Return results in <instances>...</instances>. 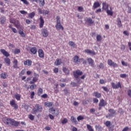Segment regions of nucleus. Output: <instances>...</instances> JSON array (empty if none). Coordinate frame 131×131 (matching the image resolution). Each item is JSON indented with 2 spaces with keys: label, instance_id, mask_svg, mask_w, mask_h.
Instances as JSON below:
<instances>
[{
  "label": "nucleus",
  "instance_id": "20",
  "mask_svg": "<svg viewBox=\"0 0 131 131\" xmlns=\"http://www.w3.org/2000/svg\"><path fill=\"white\" fill-rule=\"evenodd\" d=\"M12 120H13V119L7 118L6 119H4V123H5L6 124H11L12 123Z\"/></svg>",
  "mask_w": 131,
  "mask_h": 131
},
{
  "label": "nucleus",
  "instance_id": "4",
  "mask_svg": "<svg viewBox=\"0 0 131 131\" xmlns=\"http://www.w3.org/2000/svg\"><path fill=\"white\" fill-rule=\"evenodd\" d=\"M82 75V72L80 71L79 70H77L76 71L73 72V75L75 77V78H76L77 80V82H79V80H80V79L79 77L80 75Z\"/></svg>",
  "mask_w": 131,
  "mask_h": 131
},
{
  "label": "nucleus",
  "instance_id": "30",
  "mask_svg": "<svg viewBox=\"0 0 131 131\" xmlns=\"http://www.w3.org/2000/svg\"><path fill=\"white\" fill-rule=\"evenodd\" d=\"M12 53L14 54V55H18L19 53H21V51L19 49H15L14 50H12Z\"/></svg>",
  "mask_w": 131,
  "mask_h": 131
},
{
  "label": "nucleus",
  "instance_id": "57",
  "mask_svg": "<svg viewBox=\"0 0 131 131\" xmlns=\"http://www.w3.org/2000/svg\"><path fill=\"white\" fill-rule=\"evenodd\" d=\"M78 121H80V120H82V116H79L77 118Z\"/></svg>",
  "mask_w": 131,
  "mask_h": 131
},
{
  "label": "nucleus",
  "instance_id": "31",
  "mask_svg": "<svg viewBox=\"0 0 131 131\" xmlns=\"http://www.w3.org/2000/svg\"><path fill=\"white\" fill-rule=\"evenodd\" d=\"M6 17L4 16H2L1 18H0V21H1V24H5V23H6Z\"/></svg>",
  "mask_w": 131,
  "mask_h": 131
},
{
  "label": "nucleus",
  "instance_id": "42",
  "mask_svg": "<svg viewBox=\"0 0 131 131\" xmlns=\"http://www.w3.org/2000/svg\"><path fill=\"white\" fill-rule=\"evenodd\" d=\"M95 97L96 98H101V94L98 93V92H94Z\"/></svg>",
  "mask_w": 131,
  "mask_h": 131
},
{
  "label": "nucleus",
  "instance_id": "49",
  "mask_svg": "<svg viewBox=\"0 0 131 131\" xmlns=\"http://www.w3.org/2000/svg\"><path fill=\"white\" fill-rule=\"evenodd\" d=\"M21 2L23 3L24 5H26L28 6V5H29V3L27 2V0H20Z\"/></svg>",
  "mask_w": 131,
  "mask_h": 131
},
{
  "label": "nucleus",
  "instance_id": "45",
  "mask_svg": "<svg viewBox=\"0 0 131 131\" xmlns=\"http://www.w3.org/2000/svg\"><path fill=\"white\" fill-rule=\"evenodd\" d=\"M35 96V93L34 91H32L30 93V98L33 99Z\"/></svg>",
  "mask_w": 131,
  "mask_h": 131
},
{
  "label": "nucleus",
  "instance_id": "48",
  "mask_svg": "<svg viewBox=\"0 0 131 131\" xmlns=\"http://www.w3.org/2000/svg\"><path fill=\"white\" fill-rule=\"evenodd\" d=\"M105 125L107 127H109L110 125H111V122H110V121H106L105 122Z\"/></svg>",
  "mask_w": 131,
  "mask_h": 131
},
{
  "label": "nucleus",
  "instance_id": "8",
  "mask_svg": "<svg viewBox=\"0 0 131 131\" xmlns=\"http://www.w3.org/2000/svg\"><path fill=\"white\" fill-rule=\"evenodd\" d=\"M112 86L114 89H121V84L120 82H118L117 84L114 82H112Z\"/></svg>",
  "mask_w": 131,
  "mask_h": 131
},
{
  "label": "nucleus",
  "instance_id": "28",
  "mask_svg": "<svg viewBox=\"0 0 131 131\" xmlns=\"http://www.w3.org/2000/svg\"><path fill=\"white\" fill-rule=\"evenodd\" d=\"M117 22V25L118 26V27H122V24H121V19H120V17H118Z\"/></svg>",
  "mask_w": 131,
  "mask_h": 131
},
{
  "label": "nucleus",
  "instance_id": "17",
  "mask_svg": "<svg viewBox=\"0 0 131 131\" xmlns=\"http://www.w3.org/2000/svg\"><path fill=\"white\" fill-rule=\"evenodd\" d=\"M62 71L65 73L66 75H69L70 74V71L66 67H63L62 68Z\"/></svg>",
  "mask_w": 131,
  "mask_h": 131
},
{
  "label": "nucleus",
  "instance_id": "14",
  "mask_svg": "<svg viewBox=\"0 0 131 131\" xmlns=\"http://www.w3.org/2000/svg\"><path fill=\"white\" fill-rule=\"evenodd\" d=\"M73 62L76 64H80V59H79V57L77 56V55H76L74 57Z\"/></svg>",
  "mask_w": 131,
  "mask_h": 131
},
{
  "label": "nucleus",
  "instance_id": "43",
  "mask_svg": "<svg viewBox=\"0 0 131 131\" xmlns=\"http://www.w3.org/2000/svg\"><path fill=\"white\" fill-rule=\"evenodd\" d=\"M68 122V119H67V118H64L61 121V123H62V124H66V123H67Z\"/></svg>",
  "mask_w": 131,
  "mask_h": 131
},
{
  "label": "nucleus",
  "instance_id": "32",
  "mask_svg": "<svg viewBox=\"0 0 131 131\" xmlns=\"http://www.w3.org/2000/svg\"><path fill=\"white\" fill-rule=\"evenodd\" d=\"M95 128H96V130H98V131L103 130V127L101 126V125H95Z\"/></svg>",
  "mask_w": 131,
  "mask_h": 131
},
{
  "label": "nucleus",
  "instance_id": "25",
  "mask_svg": "<svg viewBox=\"0 0 131 131\" xmlns=\"http://www.w3.org/2000/svg\"><path fill=\"white\" fill-rule=\"evenodd\" d=\"M10 23H12V24H14V26L15 27H17V23H18V20H16L14 18H11L10 20Z\"/></svg>",
  "mask_w": 131,
  "mask_h": 131
},
{
  "label": "nucleus",
  "instance_id": "21",
  "mask_svg": "<svg viewBox=\"0 0 131 131\" xmlns=\"http://www.w3.org/2000/svg\"><path fill=\"white\" fill-rule=\"evenodd\" d=\"M85 53H86L87 54H89L90 55H93V56H95V55H96V52L92 50L87 49L85 50Z\"/></svg>",
  "mask_w": 131,
  "mask_h": 131
},
{
  "label": "nucleus",
  "instance_id": "34",
  "mask_svg": "<svg viewBox=\"0 0 131 131\" xmlns=\"http://www.w3.org/2000/svg\"><path fill=\"white\" fill-rule=\"evenodd\" d=\"M45 106H47V107H52L53 105H54V103L53 102H45Z\"/></svg>",
  "mask_w": 131,
  "mask_h": 131
},
{
  "label": "nucleus",
  "instance_id": "9",
  "mask_svg": "<svg viewBox=\"0 0 131 131\" xmlns=\"http://www.w3.org/2000/svg\"><path fill=\"white\" fill-rule=\"evenodd\" d=\"M41 34L43 37H48L49 36V32L47 29H42L41 30Z\"/></svg>",
  "mask_w": 131,
  "mask_h": 131
},
{
  "label": "nucleus",
  "instance_id": "6",
  "mask_svg": "<svg viewBox=\"0 0 131 131\" xmlns=\"http://www.w3.org/2000/svg\"><path fill=\"white\" fill-rule=\"evenodd\" d=\"M38 77H39V75L38 74H36V73H34V77L32 81H30V84H32L33 83H35L37 80H38Z\"/></svg>",
  "mask_w": 131,
  "mask_h": 131
},
{
  "label": "nucleus",
  "instance_id": "52",
  "mask_svg": "<svg viewBox=\"0 0 131 131\" xmlns=\"http://www.w3.org/2000/svg\"><path fill=\"white\" fill-rule=\"evenodd\" d=\"M49 13H50V11L49 10H43V14H45V15H48Z\"/></svg>",
  "mask_w": 131,
  "mask_h": 131
},
{
  "label": "nucleus",
  "instance_id": "46",
  "mask_svg": "<svg viewBox=\"0 0 131 131\" xmlns=\"http://www.w3.org/2000/svg\"><path fill=\"white\" fill-rule=\"evenodd\" d=\"M87 128L89 131H94V129H93V127L91 125H87Z\"/></svg>",
  "mask_w": 131,
  "mask_h": 131
},
{
  "label": "nucleus",
  "instance_id": "7",
  "mask_svg": "<svg viewBox=\"0 0 131 131\" xmlns=\"http://www.w3.org/2000/svg\"><path fill=\"white\" fill-rule=\"evenodd\" d=\"M10 106L13 107L14 109L17 110L18 109V104L16 103V101L14 99H12L10 101Z\"/></svg>",
  "mask_w": 131,
  "mask_h": 131
},
{
  "label": "nucleus",
  "instance_id": "23",
  "mask_svg": "<svg viewBox=\"0 0 131 131\" xmlns=\"http://www.w3.org/2000/svg\"><path fill=\"white\" fill-rule=\"evenodd\" d=\"M100 6V3L95 2L93 5V9L96 10V9H97V8H99Z\"/></svg>",
  "mask_w": 131,
  "mask_h": 131
},
{
  "label": "nucleus",
  "instance_id": "18",
  "mask_svg": "<svg viewBox=\"0 0 131 131\" xmlns=\"http://www.w3.org/2000/svg\"><path fill=\"white\" fill-rule=\"evenodd\" d=\"M31 53L33 54V55H35L36 53H37V49H36V47H32L30 50Z\"/></svg>",
  "mask_w": 131,
  "mask_h": 131
},
{
  "label": "nucleus",
  "instance_id": "38",
  "mask_svg": "<svg viewBox=\"0 0 131 131\" xmlns=\"http://www.w3.org/2000/svg\"><path fill=\"white\" fill-rule=\"evenodd\" d=\"M43 92V90L41 88H39L38 91H37V95L38 96H41V94Z\"/></svg>",
  "mask_w": 131,
  "mask_h": 131
},
{
  "label": "nucleus",
  "instance_id": "15",
  "mask_svg": "<svg viewBox=\"0 0 131 131\" xmlns=\"http://www.w3.org/2000/svg\"><path fill=\"white\" fill-rule=\"evenodd\" d=\"M38 53V56L40 58H42V59L45 58V52H43V50H42V49H39Z\"/></svg>",
  "mask_w": 131,
  "mask_h": 131
},
{
  "label": "nucleus",
  "instance_id": "12",
  "mask_svg": "<svg viewBox=\"0 0 131 131\" xmlns=\"http://www.w3.org/2000/svg\"><path fill=\"white\" fill-rule=\"evenodd\" d=\"M108 112H110V114H108L110 117H114V116L115 115V113H116V111L113 108H110L108 110Z\"/></svg>",
  "mask_w": 131,
  "mask_h": 131
},
{
  "label": "nucleus",
  "instance_id": "11",
  "mask_svg": "<svg viewBox=\"0 0 131 131\" xmlns=\"http://www.w3.org/2000/svg\"><path fill=\"white\" fill-rule=\"evenodd\" d=\"M39 20L40 21L39 26L40 28H42L43 27V25H45V20L43 19V17L42 16H40Z\"/></svg>",
  "mask_w": 131,
  "mask_h": 131
},
{
  "label": "nucleus",
  "instance_id": "29",
  "mask_svg": "<svg viewBox=\"0 0 131 131\" xmlns=\"http://www.w3.org/2000/svg\"><path fill=\"white\" fill-rule=\"evenodd\" d=\"M62 64V60L57 58L56 59V61L55 62V64L56 66H59V65H61Z\"/></svg>",
  "mask_w": 131,
  "mask_h": 131
},
{
  "label": "nucleus",
  "instance_id": "10",
  "mask_svg": "<svg viewBox=\"0 0 131 131\" xmlns=\"http://www.w3.org/2000/svg\"><path fill=\"white\" fill-rule=\"evenodd\" d=\"M107 64L110 66H113V67H114V68H115V67H118V65L117 64V63L113 62L111 59H108Z\"/></svg>",
  "mask_w": 131,
  "mask_h": 131
},
{
  "label": "nucleus",
  "instance_id": "40",
  "mask_svg": "<svg viewBox=\"0 0 131 131\" xmlns=\"http://www.w3.org/2000/svg\"><path fill=\"white\" fill-rule=\"evenodd\" d=\"M1 77L3 79H6L7 78V73H2L1 74Z\"/></svg>",
  "mask_w": 131,
  "mask_h": 131
},
{
  "label": "nucleus",
  "instance_id": "61",
  "mask_svg": "<svg viewBox=\"0 0 131 131\" xmlns=\"http://www.w3.org/2000/svg\"><path fill=\"white\" fill-rule=\"evenodd\" d=\"M12 31L14 33H17V29H16V28H13L11 29Z\"/></svg>",
  "mask_w": 131,
  "mask_h": 131
},
{
  "label": "nucleus",
  "instance_id": "44",
  "mask_svg": "<svg viewBox=\"0 0 131 131\" xmlns=\"http://www.w3.org/2000/svg\"><path fill=\"white\" fill-rule=\"evenodd\" d=\"M28 118L32 121L34 120V116L32 115V114H30L28 115Z\"/></svg>",
  "mask_w": 131,
  "mask_h": 131
},
{
  "label": "nucleus",
  "instance_id": "16",
  "mask_svg": "<svg viewBox=\"0 0 131 131\" xmlns=\"http://www.w3.org/2000/svg\"><path fill=\"white\" fill-rule=\"evenodd\" d=\"M70 120L72 122V123H74V124H78V122H77V120H76V118L74 117V116H73L71 117Z\"/></svg>",
  "mask_w": 131,
  "mask_h": 131
},
{
  "label": "nucleus",
  "instance_id": "58",
  "mask_svg": "<svg viewBox=\"0 0 131 131\" xmlns=\"http://www.w3.org/2000/svg\"><path fill=\"white\" fill-rule=\"evenodd\" d=\"M38 12L39 14H43V11L41 8H38Z\"/></svg>",
  "mask_w": 131,
  "mask_h": 131
},
{
  "label": "nucleus",
  "instance_id": "56",
  "mask_svg": "<svg viewBox=\"0 0 131 131\" xmlns=\"http://www.w3.org/2000/svg\"><path fill=\"white\" fill-rule=\"evenodd\" d=\"M20 14H22L23 15H25L27 14V12L25 11V10H20Z\"/></svg>",
  "mask_w": 131,
  "mask_h": 131
},
{
  "label": "nucleus",
  "instance_id": "27",
  "mask_svg": "<svg viewBox=\"0 0 131 131\" xmlns=\"http://www.w3.org/2000/svg\"><path fill=\"white\" fill-rule=\"evenodd\" d=\"M13 68L18 69L19 67H18V60L17 59H15L13 60Z\"/></svg>",
  "mask_w": 131,
  "mask_h": 131
},
{
  "label": "nucleus",
  "instance_id": "51",
  "mask_svg": "<svg viewBox=\"0 0 131 131\" xmlns=\"http://www.w3.org/2000/svg\"><path fill=\"white\" fill-rule=\"evenodd\" d=\"M87 21L90 23V24H93V23H94V21H93V19L91 18H88Z\"/></svg>",
  "mask_w": 131,
  "mask_h": 131
},
{
  "label": "nucleus",
  "instance_id": "62",
  "mask_svg": "<svg viewBox=\"0 0 131 131\" xmlns=\"http://www.w3.org/2000/svg\"><path fill=\"white\" fill-rule=\"evenodd\" d=\"M127 95L130 98H131V90H128L127 91Z\"/></svg>",
  "mask_w": 131,
  "mask_h": 131
},
{
  "label": "nucleus",
  "instance_id": "26",
  "mask_svg": "<svg viewBox=\"0 0 131 131\" xmlns=\"http://www.w3.org/2000/svg\"><path fill=\"white\" fill-rule=\"evenodd\" d=\"M20 123L18 121H16L15 120L12 119V121H11V125H14V126H18L19 125Z\"/></svg>",
  "mask_w": 131,
  "mask_h": 131
},
{
  "label": "nucleus",
  "instance_id": "13",
  "mask_svg": "<svg viewBox=\"0 0 131 131\" xmlns=\"http://www.w3.org/2000/svg\"><path fill=\"white\" fill-rule=\"evenodd\" d=\"M24 65L25 66H31L32 65V61L30 59H27L24 61Z\"/></svg>",
  "mask_w": 131,
  "mask_h": 131
},
{
  "label": "nucleus",
  "instance_id": "35",
  "mask_svg": "<svg viewBox=\"0 0 131 131\" xmlns=\"http://www.w3.org/2000/svg\"><path fill=\"white\" fill-rule=\"evenodd\" d=\"M69 45L70 47H72L73 48H76V45L75 43H74V42L72 41H70L69 42Z\"/></svg>",
  "mask_w": 131,
  "mask_h": 131
},
{
  "label": "nucleus",
  "instance_id": "54",
  "mask_svg": "<svg viewBox=\"0 0 131 131\" xmlns=\"http://www.w3.org/2000/svg\"><path fill=\"white\" fill-rule=\"evenodd\" d=\"M53 71L54 73H58L59 72V69H58V68H55Z\"/></svg>",
  "mask_w": 131,
  "mask_h": 131
},
{
  "label": "nucleus",
  "instance_id": "33",
  "mask_svg": "<svg viewBox=\"0 0 131 131\" xmlns=\"http://www.w3.org/2000/svg\"><path fill=\"white\" fill-rule=\"evenodd\" d=\"M34 16H35V13L34 12H31L28 14V17L30 19H33L34 17Z\"/></svg>",
  "mask_w": 131,
  "mask_h": 131
},
{
  "label": "nucleus",
  "instance_id": "3",
  "mask_svg": "<svg viewBox=\"0 0 131 131\" xmlns=\"http://www.w3.org/2000/svg\"><path fill=\"white\" fill-rule=\"evenodd\" d=\"M55 27L57 30H64L63 26L61 25V18L59 16L56 17V24L55 25Z\"/></svg>",
  "mask_w": 131,
  "mask_h": 131
},
{
  "label": "nucleus",
  "instance_id": "59",
  "mask_svg": "<svg viewBox=\"0 0 131 131\" xmlns=\"http://www.w3.org/2000/svg\"><path fill=\"white\" fill-rule=\"evenodd\" d=\"M30 29L32 30H34L35 29H36V26H35V25H31L30 27Z\"/></svg>",
  "mask_w": 131,
  "mask_h": 131
},
{
  "label": "nucleus",
  "instance_id": "24",
  "mask_svg": "<svg viewBox=\"0 0 131 131\" xmlns=\"http://www.w3.org/2000/svg\"><path fill=\"white\" fill-rule=\"evenodd\" d=\"M102 9L105 10H108L109 9V5L107 4L106 3H102Z\"/></svg>",
  "mask_w": 131,
  "mask_h": 131
},
{
  "label": "nucleus",
  "instance_id": "55",
  "mask_svg": "<svg viewBox=\"0 0 131 131\" xmlns=\"http://www.w3.org/2000/svg\"><path fill=\"white\" fill-rule=\"evenodd\" d=\"M120 76L122 78H125V77H126L127 75L125 74H121L120 75Z\"/></svg>",
  "mask_w": 131,
  "mask_h": 131
},
{
  "label": "nucleus",
  "instance_id": "5",
  "mask_svg": "<svg viewBox=\"0 0 131 131\" xmlns=\"http://www.w3.org/2000/svg\"><path fill=\"white\" fill-rule=\"evenodd\" d=\"M49 112L54 115H56V116L59 115V114L60 113V112L58 111V108L54 109V107L49 108Z\"/></svg>",
  "mask_w": 131,
  "mask_h": 131
},
{
  "label": "nucleus",
  "instance_id": "22",
  "mask_svg": "<svg viewBox=\"0 0 131 131\" xmlns=\"http://www.w3.org/2000/svg\"><path fill=\"white\" fill-rule=\"evenodd\" d=\"M87 61L89 64V65H90V66H91L92 67H94V60H93V59L90 58L87 59Z\"/></svg>",
  "mask_w": 131,
  "mask_h": 131
},
{
  "label": "nucleus",
  "instance_id": "36",
  "mask_svg": "<svg viewBox=\"0 0 131 131\" xmlns=\"http://www.w3.org/2000/svg\"><path fill=\"white\" fill-rule=\"evenodd\" d=\"M15 98L17 100V101H20L21 100V95L16 93L14 95Z\"/></svg>",
  "mask_w": 131,
  "mask_h": 131
},
{
  "label": "nucleus",
  "instance_id": "39",
  "mask_svg": "<svg viewBox=\"0 0 131 131\" xmlns=\"http://www.w3.org/2000/svg\"><path fill=\"white\" fill-rule=\"evenodd\" d=\"M19 34H20V35H21V36H22V37H25V36H26V34L25 33L23 30H19Z\"/></svg>",
  "mask_w": 131,
  "mask_h": 131
},
{
  "label": "nucleus",
  "instance_id": "2",
  "mask_svg": "<svg viewBox=\"0 0 131 131\" xmlns=\"http://www.w3.org/2000/svg\"><path fill=\"white\" fill-rule=\"evenodd\" d=\"M43 110V108L41 104H35V107L32 109V114L36 115L37 113H41V112H42Z\"/></svg>",
  "mask_w": 131,
  "mask_h": 131
},
{
  "label": "nucleus",
  "instance_id": "50",
  "mask_svg": "<svg viewBox=\"0 0 131 131\" xmlns=\"http://www.w3.org/2000/svg\"><path fill=\"white\" fill-rule=\"evenodd\" d=\"M25 74V69L23 70L20 73H19V76H22V75H24Z\"/></svg>",
  "mask_w": 131,
  "mask_h": 131
},
{
  "label": "nucleus",
  "instance_id": "47",
  "mask_svg": "<svg viewBox=\"0 0 131 131\" xmlns=\"http://www.w3.org/2000/svg\"><path fill=\"white\" fill-rule=\"evenodd\" d=\"M96 39H97V41H101V40L102 39V36H101L100 35H98L96 37Z\"/></svg>",
  "mask_w": 131,
  "mask_h": 131
},
{
  "label": "nucleus",
  "instance_id": "41",
  "mask_svg": "<svg viewBox=\"0 0 131 131\" xmlns=\"http://www.w3.org/2000/svg\"><path fill=\"white\" fill-rule=\"evenodd\" d=\"M106 13L107 15H110V16H113V12L111 10H109V9L106 10Z\"/></svg>",
  "mask_w": 131,
  "mask_h": 131
},
{
  "label": "nucleus",
  "instance_id": "37",
  "mask_svg": "<svg viewBox=\"0 0 131 131\" xmlns=\"http://www.w3.org/2000/svg\"><path fill=\"white\" fill-rule=\"evenodd\" d=\"M35 89H36V84L34 83H33L30 86V89L31 91H33V90H35Z\"/></svg>",
  "mask_w": 131,
  "mask_h": 131
},
{
  "label": "nucleus",
  "instance_id": "64",
  "mask_svg": "<svg viewBox=\"0 0 131 131\" xmlns=\"http://www.w3.org/2000/svg\"><path fill=\"white\" fill-rule=\"evenodd\" d=\"M99 68L103 69V68H104V64H103V63H100L99 66Z\"/></svg>",
  "mask_w": 131,
  "mask_h": 131
},
{
  "label": "nucleus",
  "instance_id": "53",
  "mask_svg": "<svg viewBox=\"0 0 131 131\" xmlns=\"http://www.w3.org/2000/svg\"><path fill=\"white\" fill-rule=\"evenodd\" d=\"M99 82L101 84H103L104 83H106V81L104 80L103 79H100V81H99Z\"/></svg>",
  "mask_w": 131,
  "mask_h": 131
},
{
  "label": "nucleus",
  "instance_id": "63",
  "mask_svg": "<svg viewBox=\"0 0 131 131\" xmlns=\"http://www.w3.org/2000/svg\"><path fill=\"white\" fill-rule=\"evenodd\" d=\"M122 65H123V66H128V64L127 63V62H125L124 61H122Z\"/></svg>",
  "mask_w": 131,
  "mask_h": 131
},
{
  "label": "nucleus",
  "instance_id": "19",
  "mask_svg": "<svg viewBox=\"0 0 131 131\" xmlns=\"http://www.w3.org/2000/svg\"><path fill=\"white\" fill-rule=\"evenodd\" d=\"M107 105V102L104 100V99H101L99 104V106H102V107H105Z\"/></svg>",
  "mask_w": 131,
  "mask_h": 131
},
{
  "label": "nucleus",
  "instance_id": "60",
  "mask_svg": "<svg viewBox=\"0 0 131 131\" xmlns=\"http://www.w3.org/2000/svg\"><path fill=\"white\" fill-rule=\"evenodd\" d=\"M41 97L42 98H43V99H47V98H48V94H43L42 95H41Z\"/></svg>",
  "mask_w": 131,
  "mask_h": 131
},
{
  "label": "nucleus",
  "instance_id": "1",
  "mask_svg": "<svg viewBox=\"0 0 131 131\" xmlns=\"http://www.w3.org/2000/svg\"><path fill=\"white\" fill-rule=\"evenodd\" d=\"M0 52L2 53V54H3V55H4V56L7 57L6 58H4V61L8 66H10L11 64V59L8 58V57H10V53L7 52V51H6L5 49H1Z\"/></svg>",
  "mask_w": 131,
  "mask_h": 131
}]
</instances>
